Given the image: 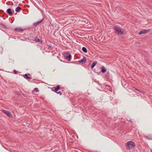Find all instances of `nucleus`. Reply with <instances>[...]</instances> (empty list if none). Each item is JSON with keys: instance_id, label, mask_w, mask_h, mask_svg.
<instances>
[{"instance_id": "obj_1", "label": "nucleus", "mask_w": 152, "mask_h": 152, "mask_svg": "<svg viewBox=\"0 0 152 152\" xmlns=\"http://www.w3.org/2000/svg\"><path fill=\"white\" fill-rule=\"evenodd\" d=\"M115 32L117 34H123L124 32V30L123 29H121L120 27L118 26H115L113 27Z\"/></svg>"}, {"instance_id": "obj_8", "label": "nucleus", "mask_w": 152, "mask_h": 152, "mask_svg": "<svg viewBox=\"0 0 152 152\" xmlns=\"http://www.w3.org/2000/svg\"><path fill=\"white\" fill-rule=\"evenodd\" d=\"M106 69L104 66H103L101 68V71L102 73H104L106 71Z\"/></svg>"}, {"instance_id": "obj_15", "label": "nucleus", "mask_w": 152, "mask_h": 152, "mask_svg": "<svg viewBox=\"0 0 152 152\" xmlns=\"http://www.w3.org/2000/svg\"><path fill=\"white\" fill-rule=\"evenodd\" d=\"M34 40L36 42H39V39L37 37H35L34 38Z\"/></svg>"}, {"instance_id": "obj_13", "label": "nucleus", "mask_w": 152, "mask_h": 152, "mask_svg": "<svg viewBox=\"0 0 152 152\" xmlns=\"http://www.w3.org/2000/svg\"><path fill=\"white\" fill-rule=\"evenodd\" d=\"M20 10H21V8L19 7H18L16 8L15 11L16 12H19Z\"/></svg>"}, {"instance_id": "obj_10", "label": "nucleus", "mask_w": 152, "mask_h": 152, "mask_svg": "<svg viewBox=\"0 0 152 152\" xmlns=\"http://www.w3.org/2000/svg\"><path fill=\"white\" fill-rule=\"evenodd\" d=\"M97 64V62L96 61H94L93 62L91 65V68L93 69L95 66L96 64Z\"/></svg>"}, {"instance_id": "obj_22", "label": "nucleus", "mask_w": 152, "mask_h": 152, "mask_svg": "<svg viewBox=\"0 0 152 152\" xmlns=\"http://www.w3.org/2000/svg\"><path fill=\"white\" fill-rule=\"evenodd\" d=\"M50 48H51L50 46V45L48 46V49H49Z\"/></svg>"}, {"instance_id": "obj_12", "label": "nucleus", "mask_w": 152, "mask_h": 152, "mask_svg": "<svg viewBox=\"0 0 152 152\" xmlns=\"http://www.w3.org/2000/svg\"><path fill=\"white\" fill-rule=\"evenodd\" d=\"M23 77L26 79H30V78L28 76L27 74H25L23 75Z\"/></svg>"}, {"instance_id": "obj_17", "label": "nucleus", "mask_w": 152, "mask_h": 152, "mask_svg": "<svg viewBox=\"0 0 152 152\" xmlns=\"http://www.w3.org/2000/svg\"><path fill=\"white\" fill-rule=\"evenodd\" d=\"M68 57L69 58V59H68V61H70L71 59V54H69L68 56Z\"/></svg>"}, {"instance_id": "obj_14", "label": "nucleus", "mask_w": 152, "mask_h": 152, "mask_svg": "<svg viewBox=\"0 0 152 152\" xmlns=\"http://www.w3.org/2000/svg\"><path fill=\"white\" fill-rule=\"evenodd\" d=\"M82 50L85 53L87 52V50L86 48L85 47H83L82 48Z\"/></svg>"}, {"instance_id": "obj_2", "label": "nucleus", "mask_w": 152, "mask_h": 152, "mask_svg": "<svg viewBox=\"0 0 152 152\" xmlns=\"http://www.w3.org/2000/svg\"><path fill=\"white\" fill-rule=\"evenodd\" d=\"M126 146L129 149H131L135 146V143L132 141H129L126 144Z\"/></svg>"}, {"instance_id": "obj_4", "label": "nucleus", "mask_w": 152, "mask_h": 152, "mask_svg": "<svg viewBox=\"0 0 152 152\" xmlns=\"http://www.w3.org/2000/svg\"><path fill=\"white\" fill-rule=\"evenodd\" d=\"M149 31L148 30H144L142 31H140L139 33V34H145Z\"/></svg>"}, {"instance_id": "obj_18", "label": "nucleus", "mask_w": 152, "mask_h": 152, "mask_svg": "<svg viewBox=\"0 0 152 152\" xmlns=\"http://www.w3.org/2000/svg\"><path fill=\"white\" fill-rule=\"evenodd\" d=\"M55 92L57 94H59L60 95H61L62 94L61 92L60 91L58 92L56 91V92Z\"/></svg>"}, {"instance_id": "obj_7", "label": "nucleus", "mask_w": 152, "mask_h": 152, "mask_svg": "<svg viewBox=\"0 0 152 152\" xmlns=\"http://www.w3.org/2000/svg\"><path fill=\"white\" fill-rule=\"evenodd\" d=\"M23 29L21 28H16L15 29V31H16L18 32H21L23 31Z\"/></svg>"}, {"instance_id": "obj_16", "label": "nucleus", "mask_w": 152, "mask_h": 152, "mask_svg": "<svg viewBox=\"0 0 152 152\" xmlns=\"http://www.w3.org/2000/svg\"><path fill=\"white\" fill-rule=\"evenodd\" d=\"M148 140H152V138L151 137H149L147 136L145 137Z\"/></svg>"}, {"instance_id": "obj_20", "label": "nucleus", "mask_w": 152, "mask_h": 152, "mask_svg": "<svg viewBox=\"0 0 152 152\" xmlns=\"http://www.w3.org/2000/svg\"><path fill=\"white\" fill-rule=\"evenodd\" d=\"M36 91V92H38L39 91V90H38V89L37 88H35L34 89Z\"/></svg>"}, {"instance_id": "obj_21", "label": "nucleus", "mask_w": 152, "mask_h": 152, "mask_svg": "<svg viewBox=\"0 0 152 152\" xmlns=\"http://www.w3.org/2000/svg\"><path fill=\"white\" fill-rule=\"evenodd\" d=\"M14 73L15 74H16L17 72V71L16 70H14Z\"/></svg>"}, {"instance_id": "obj_23", "label": "nucleus", "mask_w": 152, "mask_h": 152, "mask_svg": "<svg viewBox=\"0 0 152 152\" xmlns=\"http://www.w3.org/2000/svg\"><path fill=\"white\" fill-rule=\"evenodd\" d=\"M135 89L137 90V91H139V92H141L139 90H138V89Z\"/></svg>"}, {"instance_id": "obj_11", "label": "nucleus", "mask_w": 152, "mask_h": 152, "mask_svg": "<svg viewBox=\"0 0 152 152\" xmlns=\"http://www.w3.org/2000/svg\"><path fill=\"white\" fill-rule=\"evenodd\" d=\"M7 13L10 15H11V14H12V12L11 11V8H8L7 10Z\"/></svg>"}, {"instance_id": "obj_6", "label": "nucleus", "mask_w": 152, "mask_h": 152, "mask_svg": "<svg viewBox=\"0 0 152 152\" xmlns=\"http://www.w3.org/2000/svg\"><path fill=\"white\" fill-rule=\"evenodd\" d=\"M80 63L84 62L85 63L86 62V58L85 57H83V58L81 59L79 61Z\"/></svg>"}, {"instance_id": "obj_9", "label": "nucleus", "mask_w": 152, "mask_h": 152, "mask_svg": "<svg viewBox=\"0 0 152 152\" xmlns=\"http://www.w3.org/2000/svg\"><path fill=\"white\" fill-rule=\"evenodd\" d=\"M60 88V86L58 85L56 86L55 88V89L54 91H53L54 92H56Z\"/></svg>"}, {"instance_id": "obj_5", "label": "nucleus", "mask_w": 152, "mask_h": 152, "mask_svg": "<svg viewBox=\"0 0 152 152\" xmlns=\"http://www.w3.org/2000/svg\"><path fill=\"white\" fill-rule=\"evenodd\" d=\"M43 20V18L41 20H40L39 21H37L35 23H33L34 26H37L40 23L42 22V21Z\"/></svg>"}, {"instance_id": "obj_3", "label": "nucleus", "mask_w": 152, "mask_h": 152, "mask_svg": "<svg viewBox=\"0 0 152 152\" xmlns=\"http://www.w3.org/2000/svg\"><path fill=\"white\" fill-rule=\"evenodd\" d=\"M2 111L5 114H6L10 117L12 118V116L11 113L9 111L6 110H2Z\"/></svg>"}, {"instance_id": "obj_19", "label": "nucleus", "mask_w": 152, "mask_h": 152, "mask_svg": "<svg viewBox=\"0 0 152 152\" xmlns=\"http://www.w3.org/2000/svg\"><path fill=\"white\" fill-rule=\"evenodd\" d=\"M64 57L66 59H67L68 60L69 59V58L68 57V56H66V54L64 55Z\"/></svg>"}]
</instances>
